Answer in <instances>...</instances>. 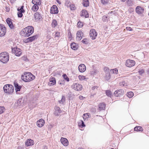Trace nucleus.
<instances>
[{"instance_id":"nucleus-19","label":"nucleus","mask_w":149,"mask_h":149,"mask_svg":"<svg viewBox=\"0 0 149 149\" xmlns=\"http://www.w3.org/2000/svg\"><path fill=\"white\" fill-rule=\"evenodd\" d=\"M78 69L80 72H84L86 70V67L84 64H81L79 65Z\"/></svg>"},{"instance_id":"nucleus-21","label":"nucleus","mask_w":149,"mask_h":149,"mask_svg":"<svg viewBox=\"0 0 149 149\" xmlns=\"http://www.w3.org/2000/svg\"><path fill=\"white\" fill-rule=\"evenodd\" d=\"M83 36V33L82 31H78L77 32V38L79 41L81 40Z\"/></svg>"},{"instance_id":"nucleus-16","label":"nucleus","mask_w":149,"mask_h":149,"mask_svg":"<svg viewBox=\"0 0 149 149\" xmlns=\"http://www.w3.org/2000/svg\"><path fill=\"white\" fill-rule=\"evenodd\" d=\"M45 124V121L44 120L42 119H40L38 120L37 122V125L38 127H42Z\"/></svg>"},{"instance_id":"nucleus-20","label":"nucleus","mask_w":149,"mask_h":149,"mask_svg":"<svg viewBox=\"0 0 149 149\" xmlns=\"http://www.w3.org/2000/svg\"><path fill=\"white\" fill-rule=\"evenodd\" d=\"M34 144V142L31 139H28L25 143V145L26 146H31Z\"/></svg>"},{"instance_id":"nucleus-27","label":"nucleus","mask_w":149,"mask_h":149,"mask_svg":"<svg viewBox=\"0 0 149 149\" xmlns=\"http://www.w3.org/2000/svg\"><path fill=\"white\" fill-rule=\"evenodd\" d=\"M34 5L33 6L31 10L32 11L34 12H36L39 9V7L38 6V5L36 4H34Z\"/></svg>"},{"instance_id":"nucleus-62","label":"nucleus","mask_w":149,"mask_h":149,"mask_svg":"<svg viewBox=\"0 0 149 149\" xmlns=\"http://www.w3.org/2000/svg\"><path fill=\"white\" fill-rule=\"evenodd\" d=\"M56 2L59 4H61V1H59V0H56Z\"/></svg>"},{"instance_id":"nucleus-49","label":"nucleus","mask_w":149,"mask_h":149,"mask_svg":"<svg viewBox=\"0 0 149 149\" xmlns=\"http://www.w3.org/2000/svg\"><path fill=\"white\" fill-rule=\"evenodd\" d=\"M79 78L80 80H82L85 79V77L84 76L79 75Z\"/></svg>"},{"instance_id":"nucleus-46","label":"nucleus","mask_w":149,"mask_h":149,"mask_svg":"<svg viewBox=\"0 0 149 149\" xmlns=\"http://www.w3.org/2000/svg\"><path fill=\"white\" fill-rule=\"evenodd\" d=\"M65 98L63 96H62L61 100L59 101V102L61 104L63 103L65 101Z\"/></svg>"},{"instance_id":"nucleus-58","label":"nucleus","mask_w":149,"mask_h":149,"mask_svg":"<svg viewBox=\"0 0 149 149\" xmlns=\"http://www.w3.org/2000/svg\"><path fill=\"white\" fill-rule=\"evenodd\" d=\"M120 84L121 85H123V86H125L126 85H125V81H123L122 82L120 83Z\"/></svg>"},{"instance_id":"nucleus-42","label":"nucleus","mask_w":149,"mask_h":149,"mask_svg":"<svg viewBox=\"0 0 149 149\" xmlns=\"http://www.w3.org/2000/svg\"><path fill=\"white\" fill-rule=\"evenodd\" d=\"M101 3L104 5L107 4L109 2V0H101Z\"/></svg>"},{"instance_id":"nucleus-6","label":"nucleus","mask_w":149,"mask_h":149,"mask_svg":"<svg viewBox=\"0 0 149 149\" xmlns=\"http://www.w3.org/2000/svg\"><path fill=\"white\" fill-rule=\"evenodd\" d=\"M6 33V28L4 25L0 24V36L3 37L5 35Z\"/></svg>"},{"instance_id":"nucleus-55","label":"nucleus","mask_w":149,"mask_h":149,"mask_svg":"<svg viewBox=\"0 0 149 149\" xmlns=\"http://www.w3.org/2000/svg\"><path fill=\"white\" fill-rule=\"evenodd\" d=\"M56 110L59 113L62 112L61 110L60 109V108L59 107H56Z\"/></svg>"},{"instance_id":"nucleus-22","label":"nucleus","mask_w":149,"mask_h":149,"mask_svg":"<svg viewBox=\"0 0 149 149\" xmlns=\"http://www.w3.org/2000/svg\"><path fill=\"white\" fill-rule=\"evenodd\" d=\"M56 83V80L55 78H51L49 79V81L48 83V85L52 86Z\"/></svg>"},{"instance_id":"nucleus-29","label":"nucleus","mask_w":149,"mask_h":149,"mask_svg":"<svg viewBox=\"0 0 149 149\" xmlns=\"http://www.w3.org/2000/svg\"><path fill=\"white\" fill-rule=\"evenodd\" d=\"M32 3L33 4L40 5L41 4V0H32Z\"/></svg>"},{"instance_id":"nucleus-15","label":"nucleus","mask_w":149,"mask_h":149,"mask_svg":"<svg viewBox=\"0 0 149 149\" xmlns=\"http://www.w3.org/2000/svg\"><path fill=\"white\" fill-rule=\"evenodd\" d=\"M14 85L16 92H17L18 91H19L22 88V86L19 85L18 84L16 81H14Z\"/></svg>"},{"instance_id":"nucleus-11","label":"nucleus","mask_w":149,"mask_h":149,"mask_svg":"<svg viewBox=\"0 0 149 149\" xmlns=\"http://www.w3.org/2000/svg\"><path fill=\"white\" fill-rule=\"evenodd\" d=\"M135 64L134 61L130 59L127 60L126 62L125 65L128 67H131L133 66Z\"/></svg>"},{"instance_id":"nucleus-33","label":"nucleus","mask_w":149,"mask_h":149,"mask_svg":"<svg viewBox=\"0 0 149 149\" xmlns=\"http://www.w3.org/2000/svg\"><path fill=\"white\" fill-rule=\"evenodd\" d=\"M126 95L129 98H130L132 97L134 95V93L132 91L129 92L127 93Z\"/></svg>"},{"instance_id":"nucleus-45","label":"nucleus","mask_w":149,"mask_h":149,"mask_svg":"<svg viewBox=\"0 0 149 149\" xmlns=\"http://www.w3.org/2000/svg\"><path fill=\"white\" fill-rule=\"evenodd\" d=\"M69 7H70V9L71 10H74L75 9V5L74 4H71Z\"/></svg>"},{"instance_id":"nucleus-54","label":"nucleus","mask_w":149,"mask_h":149,"mask_svg":"<svg viewBox=\"0 0 149 149\" xmlns=\"http://www.w3.org/2000/svg\"><path fill=\"white\" fill-rule=\"evenodd\" d=\"M17 10L19 11V12H25V10L24 9H21V8H18L17 9Z\"/></svg>"},{"instance_id":"nucleus-7","label":"nucleus","mask_w":149,"mask_h":149,"mask_svg":"<svg viewBox=\"0 0 149 149\" xmlns=\"http://www.w3.org/2000/svg\"><path fill=\"white\" fill-rule=\"evenodd\" d=\"M90 36L93 40H94L97 36V33L94 29H91L90 31Z\"/></svg>"},{"instance_id":"nucleus-53","label":"nucleus","mask_w":149,"mask_h":149,"mask_svg":"<svg viewBox=\"0 0 149 149\" xmlns=\"http://www.w3.org/2000/svg\"><path fill=\"white\" fill-rule=\"evenodd\" d=\"M81 42L85 44H87L88 43L87 39L86 38L82 40Z\"/></svg>"},{"instance_id":"nucleus-41","label":"nucleus","mask_w":149,"mask_h":149,"mask_svg":"<svg viewBox=\"0 0 149 149\" xmlns=\"http://www.w3.org/2000/svg\"><path fill=\"white\" fill-rule=\"evenodd\" d=\"M52 25L53 27L55 28L56 26V20L53 19V20Z\"/></svg>"},{"instance_id":"nucleus-8","label":"nucleus","mask_w":149,"mask_h":149,"mask_svg":"<svg viewBox=\"0 0 149 149\" xmlns=\"http://www.w3.org/2000/svg\"><path fill=\"white\" fill-rule=\"evenodd\" d=\"M104 70L105 73V78L107 80H109L110 78L111 75L109 69L107 67L104 68Z\"/></svg>"},{"instance_id":"nucleus-4","label":"nucleus","mask_w":149,"mask_h":149,"mask_svg":"<svg viewBox=\"0 0 149 149\" xmlns=\"http://www.w3.org/2000/svg\"><path fill=\"white\" fill-rule=\"evenodd\" d=\"M4 92L6 93L12 94L14 92L13 86L10 84H7L4 86L3 87Z\"/></svg>"},{"instance_id":"nucleus-1","label":"nucleus","mask_w":149,"mask_h":149,"mask_svg":"<svg viewBox=\"0 0 149 149\" xmlns=\"http://www.w3.org/2000/svg\"><path fill=\"white\" fill-rule=\"evenodd\" d=\"M34 31V27L32 26H29L23 29L20 33L22 36L29 37L33 33Z\"/></svg>"},{"instance_id":"nucleus-26","label":"nucleus","mask_w":149,"mask_h":149,"mask_svg":"<svg viewBox=\"0 0 149 149\" xmlns=\"http://www.w3.org/2000/svg\"><path fill=\"white\" fill-rule=\"evenodd\" d=\"M56 5H53L51 8L50 13L51 14H56Z\"/></svg>"},{"instance_id":"nucleus-50","label":"nucleus","mask_w":149,"mask_h":149,"mask_svg":"<svg viewBox=\"0 0 149 149\" xmlns=\"http://www.w3.org/2000/svg\"><path fill=\"white\" fill-rule=\"evenodd\" d=\"M144 70L143 69L139 70L138 71V72L140 75L142 74L143 73H144Z\"/></svg>"},{"instance_id":"nucleus-52","label":"nucleus","mask_w":149,"mask_h":149,"mask_svg":"<svg viewBox=\"0 0 149 149\" xmlns=\"http://www.w3.org/2000/svg\"><path fill=\"white\" fill-rule=\"evenodd\" d=\"M65 5L67 6H70L71 5L70 2L68 0H67L65 2Z\"/></svg>"},{"instance_id":"nucleus-57","label":"nucleus","mask_w":149,"mask_h":149,"mask_svg":"<svg viewBox=\"0 0 149 149\" xmlns=\"http://www.w3.org/2000/svg\"><path fill=\"white\" fill-rule=\"evenodd\" d=\"M126 28L127 31H132L133 30L132 28L130 27H126Z\"/></svg>"},{"instance_id":"nucleus-10","label":"nucleus","mask_w":149,"mask_h":149,"mask_svg":"<svg viewBox=\"0 0 149 149\" xmlns=\"http://www.w3.org/2000/svg\"><path fill=\"white\" fill-rule=\"evenodd\" d=\"M124 93V91L122 89H119L116 90L114 93V95L116 97H120Z\"/></svg>"},{"instance_id":"nucleus-24","label":"nucleus","mask_w":149,"mask_h":149,"mask_svg":"<svg viewBox=\"0 0 149 149\" xmlns=\"http://www.w3.org/2000/svg\"><path fill=\"white\" fill-rule=\"evenodd\" d=\"M34 17L35 19L37 20H40L42 17L41 14L38 12H36L35 13Z\"/></svg>"},{"instance_id":"nucleus-39","label":"nucleus","mask_w":149,"mask_h":149,"mask_svg":"<svg viewBox=\"0 0 149 149\" xmlns=\"http://www.w3.org/2000/svg\"><path fill=\"white\" fill-rule=\"evenodd\" d=\"M127 5L129 6H132L133 4L132 0H127Z\"/></svg>"},{"instance_id":"nucleus-13","label":"nucleus","mask_w":149,"mask_h":149,"mask_svg":"<svg viewBox=\"0 0 149 149\" xmlns=\"http://www.w3.org/2000/svg\"><path fill=\"white\" fill-rule=\"evenodd\" d=\"M24 105V99L22 98H19L15 103V105L17 107Z\"/></svg>"},{"instance_id":"nucleus-56","label":"nucleus","mask_w":149,"mask_h":149,"mask_svg":"<svg viewBox=\"0 0 149 149\" xmlns=\"http://www.w3.org/2000/svg\"><path fill=\"white\" fill-rule=\"evenodd\" d=\"M6 9V11L7 12H9L10 11V9L8 6H6L5 7Z\"/></svg>"},{"instance_id":"nucleus-59","label":"nucleus","mask_w":149,"mask_h":149,"mask_svg":"<svg viewBox=\"0 0 149 149\" xmlns=\"http://www.w3.org/2000/svg\"><path fill=\"white\" fill-rule=\"evenodd\" d=\"M97 71H95L94 72L93 71H92L91 72V74H95L96 73H97Z\"/></svg>"},{"instance_id":"nucleus-64","label":"nucleus","mask_w":149,"mask_h":149,"mask_svg":"<svg viewBox=\"0 0 149 149\" xmlns=\"http://www.w3.org/2000/svg\"><path fill=\"white\" fill-rule=\"evenodd\" d=\"M59 33L56 32V37L58 36L59 35Z\"/></svg>"},{"instance_id":"nucleus-2","label":"nucleus","mask_w":149,"mask_h":149,"mask_svg":"<svg viewBox=\"0 0 149 149\" xmlns=\"http://www.w3.org/2000/svg\"><path fill=\"white\" fill-rule=\"evenodd\" d=\"M35 78V76L30 72H25L24 75H22L21 77L22 80L25 82L31 81L34 79Z\"/></svg>"},{"instance_id":"nucleus-47","label":"nucleus","mask_w":149,"mask_h":149,"mask_svg":"<svg viewBox=\"0 0 149 149\" xmlns=\"http://www.w3.org/2000/svg\"><path fill=\"white\" fill-rule=\"evenodd\" d=\"M83 117L84 119H86V118H88L89 117L88 114L87 113L84 114Z\"/></svg>"},{"instance_id":"nucleus-40","label":"nucleus","mask_w":149,"mask_h":149,"mask_svg":"<svg viewBox=\"0 0 149 149\" xmlns=\"http://www.w3.org/2000/svg\"><path fill=\"white\" fill-rule=\"evenodd\" d=\"M5 108L3 106H0V114L3 113L4 111Z\"/></svg>"},{"instance_id":"nucleus-44","label":"nucleus","mask_w":149,"mask_h":149,"mask_svg":"<svg viewBox=\"0 0 149 149\" xmlns=\"http://www.w3.org/2000/svg\"><path fill=\"white\" fill-rule=\"evenodd\" d=\"M24 12H18L17 13V15H18V17H19L21 18L23 16L22 13H24Z\"/></svg>"},{"instance_id":"nucleus-43","label":"nucleus","mask_w":149,"mask_h":149,"mask_svg":"<svg viewBox=\"0 0 149 149\" xmlns=\"http://www.w3.org/2000/svg\"><path fill=\"white\" fill-rule=\"evenodd\" d=\"M68 36L69 38H72V34L69 30H68Z\"/></svg>"},{"instance_id":"nucleus-37","label":"nucleus","mask_w":149,"mask_h":149,"mask_svg":"<svg viewBox=\"0 0 149 149\" xmlns=\"http://www.w3.org/2000/svg\"><path fill=\"white\" fill-rule=\"evenodd\" d=\"M62 77H63V79L67 81H69V78L65 74H63Z\"/></svg>"},{"instance_id":"nucleus-48","label":"nucleus","mask_w":149,"mask_h":149,"mask_svg":"<svg viewBox=\"0 0 149 149\" xmlns=\"http://www.w3.org/2000/svg\"><path fill=\"white\" fill-rule=\"evenodd\" d=\"M21 58L22 60L25 61H28V58H27L26 56H24L22 57Z\"/></svg>"},{"instance_id":"nucleus-38","label":"nucleus","mask_w":149,"mask_h":149,"mask_svg":"<svg viewBox=\"0 0 149 149\" xmlns=\"http://www.w3.org/2000/svg\"><path fill=\"white\" fill-rule=\"evenodd\" d=\"M81 123H79V125L81 128L85 126V125L84 124V123L82 120H81Z\"/></svg>"},{"instance_id":"nucleus-9","label":"nucleus","mask_w":149,"mask_h":149,"mask_svg":"<svg viewBox=\"0 0 149 149\" xmlns=\"http://www.w3.org/2000/svg\"><path fill=\"white\" fill-rule=\"evenodd\" d=\"M38 38V36L37 35H36L32 36L29 37L25 40L24 42L25 43H28L31 42L33 40H35L36 39H37Z\"/></svg>"},{"instance_id":"nucleus-28","label":"nucleus","mask_w":149,"mask_h":149,"mask_svg":"<svg viewBox=\"0 0 149 149\" xmlns=\"http://www.w3.org/2000/svg\"><path fill=\"white\" fill-rule=\"evenodd\" d=\"M82 4L84 7L88 6L89 5V2L88 0H83Z\"/></svg>"},{"instance_id":"nucleus-32","label":"nucleus","mask_w":149,"mask_h":149,"mask_svg":"<svg viewBox=\"0 0 149 149\" xmlns=\"http://www.w3.org/2000/svg\"><path fill=\"white\" fill-rule=\"evenodd\" d=\"M106 93L107 96L111 97L112 96V94L111 91L109 90H107L106 91Z\"/></svg>"},{"instance_id":"nucleus-14","label":"nucleus","mask_w":149,"mask_h":149,"mask_svg":"<svg viewBox=\"0 0 149 149\" xmlns=\"http://www.w3.org/2000/svg\"><path fill=\"white\" fill-rule=\"evenodd\" d=\"M136 11L138 14L142 13L144 12V9L143 7L138 6L136 8Z\"/></svg>"},{"instance_id":"nucleus-60","label":"nucleus","mask_w":149,"mask_h":149,"mask_svg":"<svg viewBox=\"0 0 149 149\" xmlns=\"http://www.w3.org/2000/svg\"><path fill=\"white\" fill-rule=\"evenodd\" d=\"M79 98L80 100H83L84 97L83 96L80 95L79 96Z\"/></svg>"},{"instance_id":"nucleus-18","label":"nucleus","mask_w":149,"mask_h":149,"mask_svg":"<svg viewBox=\"0 0 149 149\" xmlns=\"http://www.w3.org/2000/svg\"><path fill=\"white\" fill-rule=\"evenodd\" d=\"M60 140L61 143L63 146H67L68 145V141L66 138L62 137Z\"/></svg>"},{"instance_id":"nucleus-61","label":"nucleus","mask_w":149,"mask_h":149,"mask_svg":"<svg viewBox=\"0 0 149 149\" xmlns=\"http://www.w3.org/2000/svg\"><path fill=\"white\" fill-rule=\"evenodd\" d=\"M97 88V87L96 86H94L92 88V90H94L95 88Z\"/></svg>"},{"instance_id":"nucleus-34","label":"nucleus","mask_w":149,"mask_h":149,"mask_svg":"<svg viewBox=\"0 0 149 149\" xmlns=\"http://www.w3.org/2000/svg\"><path fill=\"white\" fill-rule=\"evenodd\" d=\"M110 72L111 73H114L116 74H117L118 73V70L116 68H115L113 69H111L110 70Z\"/></svg>"},{"instance_id":"nucleus-63","label":"nucleus","mask_w":149,"mask_h":149,"mask_svg":"<svg viewBox=\"0 0 149 149\" xmlns=\"http://www.w3.org/2000/svg\"><path fill=\"white\" fill-rule=\"evenodd\" d=\"M58 9L57 7V6H56V14H58Z\"/></svg>"},{"instance_id":"nucleus-3","label":"nucleus","mask_w":149,"mask_h":149,"mask_svg":"<svg viewBox=\"0 0 149 149\" xmlns=\"http://www.w3.org/2000/svg\"><path fill=\"white\" fill-rule=\"evenodd\" d=\"M9 60V54L7 52H3L0 54V61L3 63H7Z\"/></svg>"},{"instance_id":"nucleus-51","label":"nucleus","mask_w":149,"mask_h":149,"mask_svg":"<svg viewBox=\"0 0 149 149\" xmlns=\"http://www.w3.org/2000/svg\"><path fill=\"white\" fill-rule=\"evenodd\" d=\"M77 25L78 27L81 28L82 26L83 25V24L81 22H79L77 23Z\"/></svg>"},{"instance_id":"nucleus-5","label":"nucleus","mask_w":149,"mask_h":149,"mask_svg":"<svg viewBox=\"0 0 149 149\" xmlns=\"http://www.w3.org/2000/svg\"><path fill=\"white\" fill-rule=\"evenodd\" d=\"M12 53L15 54V55L17 56H20L21 55L22 53V50L17 47L12 48Z\"/></svg>"},{"instance_id":"nucleus-35","label":"nucleus","mask_w":149,"mask_h":149,"mask_svg":"<svg viewBox=\"0 0 149 149\" xmlns=\"http://www.w3.org/2000/svg\"><path fill=\"white\" fill-rule=\"evenodd\" d=\"M65 81L64 79H61L58 81V83L61 86H63L65 84Z\"/></svg>"},{"instance_id":"nucleus-31","label":"nucleus","mask_w":149,"mask_h":149,"mask_svg":"<svg viewBox=\"0 0 149 149\" xmlns=\"http://www.w3.org/2000/svg\"><path fill=\"white\" fill-rule=\"evenodd\" d=\"M71 48L74 50H77V47L76 44L74 42L72 43L70 45Z\"/></svg>"},{"instance_id":"nucleus-25","label":"nucleus","mask_w":149,"mask_h":149,"mask_svg":"<svg viewBox=\"0 0 149 149\" xmlns=\"http://www.w3.org/2000/svg\"><path fill=\"white\" fill-rule=\"evenodd\" d=\"M89 14L87 11L85 10H82V13H81V15L85 17L86 18L89 17Z\"/></svg>"},{"instance_id":"nucleus-23","label":"nucleus","mask_w":149,"mask_h":149,"mask_svg":"<svg viewBox=\"0 0 149 149\" xmlns=\"http://www.w3.org/2000/svg\"><path fill=\"white\" fill-rule=\"evenodd\" d=\"M105 104L104 103H100L98 105V109L100 111L104 110L105 108Z\"/></svg>"},{"instance_id":"nucleus-12","label":"nucleus","mask_w":149,"mask_h":149,"mask_svg":"<svg viewBox=\"0 0 149 149\" xmlns=\"http://www.w3.org/2000/svg\"><path fill=\"white\" fill-rule=\"evenodd\" d=\"M72 87L73 89L77 91H79L82 90V86L79 84H74L72 85Z\"/></svg>"},{"instance_id":"nucleus-30","label":"nucleus","mask_w":149,"mask_h":149,"mask_svg":"<svg viewBox=\"0 0 149 149\" xmlns=\"http://www.w3.org/2000/svg\"><path fill=\"white\" fill-rule=\"evenodd\" d=\"M134 131L142 132L143 131V129L141 126H137L134 128Z\"/></svg>"},{"instance_id":"nucleus-36","label":"nucleus","mask_w":149,"mask_h":149,"mask_svg":"<svg viewBox=\"0 0 149 149\" xmlns=\"http://www.w3.org/2000/svg\"><path fill=\"white\" fill-rule=\"evenodd\" d=\"M102 20L104 22H107L108 21V17L105 15L103 16L102 17Z\"/></svg>"},{"instance_id":"nucleus-17","label":"nucleus","mask_w":149,"mask_h":149,"mask_svg":"<svg viewBox=\"0 0 149 149\" xmlns=\"http://www.w3.org/2000/svg\"><path fill=\"white\" fill-rule=\"evenodd\" d=\"M6 22L10 29H13L14 26L11 19L8 18L6 20Z\"/></svg>"}]
</instances>
